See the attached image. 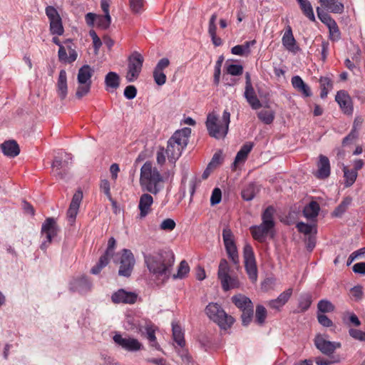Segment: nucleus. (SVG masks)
Masks as SVG:
<instances>
[{"mask_svg":"<svg viewBox=\"0 0 365 365\" xmlns=\"http://www.w3.org/2000/svg\"><path fill=\"white\" fill-rule=\"evenodd\" d=\"M145 263L149 270L161 283L168 280L175 262V255L170 250H160L155 255H145Z\"/></svg>","mask_w":365,"mask_h":365,"instance_id":"1","label":"nucleus"},{"mask_svg":"<svg viewBox=\"0 0 365 365\" xmlns=\"http://www.w3.org/2000/svg\"><path fill=\"white\" fill-rule=\"evenodd\" d=\"M163 177L151 162H145L140 168L139 182L143 191L158 194L163 188Z\"/></svg>","mask_w":365,"mask_h":365,"instance_id":"2","label":"nucleus"},{"mask_svg":"<svg viewBox=\"0 0 365 365\" xmlns=\"http://www.w3.org/2000/svg\"><path fill=\"white\" fill-rule=\"evenodd\" d=\"M191 134L190 128L176 130L168 141L166 154L170 161L175 162L186 148Z\"/></svg>","mask_w":365,"mask_h":365,"instance_id":"3","label":"nucleus"},{"mask_svg":"<svg viewBox=\"0 0 365 365\" xmlns=\"http://www.w3.org/2000/svg\"><path fill=\"white\" fill-rule=\"evenodd\" d=\"M230 123V113L225 110L221 119L214 113H209L207 116L205 125L210 136L220 140L226 137Z\"/></svg>","mask_w":365,"mask_h":365,"instance_id":"4","label":"nucleus"},{"mask_svg":"<svg viewBox=\"0 0 365 365\" xmlns=\"http://www.w3.org/2000/svg\"><path fill=\"white\" fill-rule=\"evenodd\" d=\"M275 212L276 210L273 206H268L262 214V223L250 227V232L255 240L263 242L267 235L272 232L275 226Z\"/></svg>","mask_w":365,"mask_h":365,"instance_id":"5","label":"nucleus"},{"mask_svg":"<svg viewBox=\"0 0 365 365\" xmlns=\"http://www.w3.org/2000/svg\"><path fill=\"white\" fill-rule=\"evenodd\" d=\"M207 317L223 329H229L234 323V318L228 315L217 303H209L205 307Z\"/></svg>","mask_w":365,"mask_h":365,"instance_id":"6","label":"nucleus"},{"mask_svg":"<svg viewBox=\"0 0 365 365\" xmlns=\"http://www.w3.org/2000/svg\"><path fill=\"white\" fill-rule=\"evenodd\" d=\"M217 277L224 291L235 289L240 286L237 277L232 273L228 262L225 259H220L217 270Z\"/></svg>","mask_w":365,"mask_h":365,"instance_id":"7","label":"nucleus"},{"mask_svg":"<svg viewBox=\"0 0 365 365\" xmlns=\"http://www.w3.org/2000/svg\"><path fill=\"white\" fill-rule=\"evenodd\" d=\"M94 73V69L89 65H83L78 69L77 81L78 86L76 92L77 98L81 99L86 96L91 91V78Z\"/></svg>","mask_w":365,"mask_h":365,"instance_id":"8","label":"nucleus"},{"mask_svg":"<svg viewBox=\"0 0 365 365\" xmlns=\"http://www.w3.org/2000/svg\"><path fill=\"white\" fill-rule=\"evenodd\" d=\"M128 71L125 78L128 82H133L138 78L141 72L144 58L140 53L134 51L128 57Z\"/></svg>","mask_w":365,"mask_h":365,"instance_id":"9","label":"nucleus"},{"mask_svg":"<svg viewBox=\"0 0 365 365\" xmlns=\"http://www.w3.org/2000/svg\"><path fill=\"white\" fill-rule=\"evenodd\" d=\"M59 227L53 217H48L42 224L41 234L45 236L46 240L41 245V250H46L51 243L52 240L58 235Z\"/></svg>","mask_w":365,"mask_h":365,"instance_id":"10","label":"nucleus"},{"mask_svg":"<svg viewBox=\"0 0 365 365\" xmlns=\"http://www.w3.org/2000/svg\"><path fill=\"white\" fill-rule=\"evenodd\" d=\"M46 14L49 20V29L53 35L61 36L64 33L62 19L55 7L48 6L45 9Z\"/></svg>","mask_w":365,"mask_h":365,"instance_id":"11","label":"nucleus"},{"mask_svg":"<svg viewBox=\"0 0 365 365\" xmlns=\"http://www.w3.org/2000/svg\"><path fill=\"white\" fill-rule=\"evenodd\" d=\"M222 239L228 257L231 259L233 264L239 267L238 252L234 240V235L230 229H223Z\"/></svg>","mask_w":365,"mask_h":365,"instance_id":"12","label":"nucleus"},{"mask_svg":"<svg viewBox=\"0 0 365 365\" xmlns=\"http://www.w3.org/2000/svg\"><path fill=\"white\" fill-rule=\"evenodd\" d=\"M316 348L323 354L331 356L336 349L341 347V344L338 341L327 340L322 334H317L314 339Z\"/></svg>","mask_w":365,"mask_h":365,"instance_id":"13","label":"nucleus"},{"mask_svg":"<svg viewBox=\"0 0 365 365\" xmlns=\"http://www.w3.org/2000/svg\"><path fill=\"white\" fill-rule=\"evenodd\" d=\"M135 263V257L132 252L128 249H123L120 259L118 274L128 277L130 276Z\"/></svg>","mask_w":365,"mask_h":365,"instance_id":"14","label":"nucleus"},{"mask_svg":"<svg viewBox=\"0 0 365 365\" xmlns=\"http://www.w3.org/2000/svg\"><path fill=\"white\" fill-rule=\"evenodd\" d=\"M115 245L116 241L115 238L113 237H110L108 241V246L105 253L100 257L97 264L91 269V272L93 274H99L102 269L108 264L110 258L113 256Z\"/></svg>","mask_w":365,"mask_h":365,"instance_id":"15","label":"nucleus"},{"mask_svg":"<svg viewBox=\"0 0 365 365\" xmlns=\"http://www.w3.org/2000/svg\"><path fill=\"white\" fill-rule=\"evenodd\" d=\"M335 101L339 104L342 113L347 115H351L354 113L353 101L347 91H339L335 96Z\"/></svg>","mask_w":365,"mask_h":365,"instance_id":"16","label":"nucleus"},{"mask_svg":"<svg viewBox=\"0 0 365 365\" xmlns=\"http://www.w3.org/2000/svg\"><path fill=\"white\" fill-rule=\"evenodd\" d=\"M113 339L114 342L122 347L123 349L128 351H136L141 349V344L138 339L133 338H124L120 334H116L113 336Z\"/></svg>","mask_w":365,"mask_h":365,"instance_id":"17","label":"nucleus"},{"mask_svg":"<svg viewBox=\"0 0 365 365\" xmlns=\"http://www.w3.org/2000/svg\"><path fill=\"white\" fill-rule=\"evenodd\" d=\"M138 298V295L133 292H127L123 289H120L114 292L111 296L112 302L115 304H134Z\"/></svg>","mask_w":365,"mask_h":365,"instance_id":"18","label":"nucleus"},{"mask_svg":"<svg viewBox=\"0 0 365 365\" xmlns=\"http://www.w3.org/2000/svg\"><path fill=\"white\" fill-rule=\"evenodd\" d=\"M153 203V198L149 193H143L139 200L138 209L140 210L139 218H145L150 212Z\"/></svg>","mask_w":365,"mask_h":365,"instance_id":"19","label":"nucleus"},{"mask_svg":"<svg viewBox=\"0 0 365 365\" xmlns=\"http://www.w3.org/2000/svg\"><path fill=\"white\" fill-rule=\"evenodd\" d=\"M292 294V289L289 288L281 293L277 299L268 301L267 304L269 308L279 311L282 307L288 302Z\"/></svg>","mask_w":365,"mask_h":365,"instance_id":"20","label":"nucleus"},{"mask_svg":"<svg viewBox=\"0 0 365 365\" xmlns=\"http://www.w3.org/2000/svg\"><path fill=\"white\" fill-rule=\"evenodd\" d=\"M318 170L315 176L318 179H326L330 175V163L329 158L324 155H319V161L317 163Z\"/></svg>","mask_w":365,"mask_h":365,"instance_id":"21","label":"nucleus"},{"mask_svg":"<svg viewBox=\"0 0 365 365\" xmlns=\"http://www.w3.org/2000/svg\"><path fill=\"white\" fill-rule=\"evenodd\" d=\"M282 42L285 48L289 51L296 53L299 50L297 46L296 40L293 36L292 28L288 25L282 36Z\"/></svg>","mask_w":365,"mask_h":365,"instance_id":"22","label":"nucleus"},{"mask_svg":"<svg viewBox=\"0 0 365 365\" xmlns=\"http://www.w3.org/2000/svg\"><path fill=\"white\" fill-rule=\"evenodd\" d=\"M69 168V162L68 160H63L61 158H55L52 163L53 172L56 176L60 178H63L67 174Z\"/></svg>","mask_w":365,"mask_h":365,"instance_id":"23","label":"nucleus"},{"mask_svg":"<svg viewBox=\"0 0 365 365\" xmlns=\"http://www.w3.org/2000/svg\"><path fill=\"white\" fill-rule=\"evenodd\" d=\"M57 93L61 100L66 98L68 93L67 73L63 69L59 72L57 81Z\"/></svg>","mask_w":365,"mask_h":365,"instance_id":"24","label":"nucleus"},{"mask_svg":"<svg viewBox=\"0 0 365 365\" xmlns=\"http://www.w3.org/2000/svg\"><path fill=\"white\" fill-rule=\"evenodd\" d=\"M2 153L10 158L17 156L20 153V148L15 140H7L1 145Z\"/></svg>","mask_w":365,"mask_h":365,"instance_id":"25","label":"nucleus"},{"mask_svg":"<svg viewBox=\"0 0 365 365\" xmlns=\"http://www.w3.org/2000/svg\"><path fill=\"white\" fill-rule=\"evenodd\" d=\"M291 82L294 88L302 93L305 97H310L312 95L309 86L304 82L300 76H293Z\"/></svg>","mask_w":365,"mask_h":365,"instance_id":"26","label":"nucleus"},{"mask_svg":"<svg viewBox=\"0 0 365 365\" xmlns=\"http://www.w3.org/2000/svg\"><path fill=\"white\" fill-rule=\"evenodd\" d=\"M319 2L322 7L329 12L341 14L344 11V5L339 0H319Z\"/></svg>","mask_w":365,"mask_h":365,"instance_id":"27","label":"nucleus"},{"mask_svg":"<svg viewBox=\"0 0 365 365\" xmlns=\"http://www.w3.org/2000/svg\"><path fill=\"white\" fill-rule=\"evenodd\" d=\"M244 97L253 110H257L262 107V103L253 87L245 88Z\"/></svg>","mask_w":365,"mask_h":365,"instance_id":"28","label":"nucleus"},{"mask_svg":"<svg viewBox=\"0 0 365 365\" xmlns=\"http://www.w3.org/2000/svg\"><path fill=\"white\" fill-rule=\"evenodd\" d=\"M68 50L69 52L68 56H67L66 48L63 46H61L58 52V59L61 62L71 63L76 60L78 54L70 46H68Z\"/></svg>","mask_w":365,"mask_h":365,"instance_id":"29","label":"nucleus"},{"mask_svg":"<svg viewBox=\"0 0 365 365\" xmlns=\"http://www.w3.org/2000/svg\"><path fill=\"white\" fill-rule=\"evenodd\" d=\"M232 302L241 311H245L247 309L253 308V304L251 299L241 294L234 295L232 297Z\"/></svg>","mask_w":365,"mask_h":365,"instance_id":"30","label":"nucleus"},{"mask_svg":"<svg viewBox=\"0 0 365 365\" xmlns=\"http://www.w3.org/2000/svg\"><path fill=\"white\" fill-rule=\"evenodd\" d=\"M106 89L108 91H113L120 86V76L113 71L108 72L105 77Z\"/></svg>","mask_w":365,"mask_h":365,"instance_id":"31","label":"nucleus"},{"mask_svg":"<svg viewBox=\"0 0 365 365\" xmlns=\"http://www.w3.org/2000/svg\"><path fill=\"white\" fill-rule=\"evenodd\" d=\"M252 148L253 143H246L241 147L235 156L233 163L234 167H237L239 163H244L246 160L247 155L251 152Z\"/></svg>","mask_w":365,"mask_h":365,"instance_id":"32","label":"nucleus"},{"mask_svg":"<svg viewBox=\"0 0 365 365\" xmlns=\"http://www.w3.org/2000/svg\"><path fill=\"white\" fill-rule=\"evenodd\" d=\"M319 209V204L315 201H312L304 207L303 210L304 216L309 220H312L317 217Z\"/></svg>","mask_w":365,"mask_h":365,"instance_id":"33","label":"nucleus"},{"mask_svg":"<svg viewBox=\"0 0 365 365\" xmlns=\"http://www.w3.org/2000/svg\"><path fill=\"white\" fill-rule=\"evenodd\" d=\"M172 330L173 340L178 346L183 347L185 344V341L184 339V333L180 326L177 324L172 323Z\"/></svg>","mask_w":365,"mask_h":365,"instance_id":"34","label":"nucleus"},{"mask_svg":"<svg viewBox=\"0 0 365 365\" xmlns=\"http://www.w3.org/2000/svg\"><path fill=\"white\" fill-rule=\"evenodd\" d=\"M320 83V97L322 98H327L328 93L333 88V83L330 78L325 76L321 77L319 79Z\"/></svg>","mask_w":365,"mask_h":365,"instance_id":"35","label":"nucleus"},{"mask_svg":"<svg viewBox=\"0 0 365 365\" xmlns=\"http://www.w3.org/2000/svg\"><path fill=\"white\" fill-rule=\"evenodd\" d=\"M303 14L312 21H315L313 9L309 0H297Z\"/></svg>","mask_w":365,"mask_h":365,"instance_id":"36","label":"nucleus"},{"mask_svg":"<svg viewBox=\"0 0 365 365\" xmlns=\"http://www.w3.org/2000/svg\"><path fill=\"white\" fill-rule=\"evenodd\" d=\"M274 111L271 109L262 110L257 113L258 118L264 124H271L274 119Z\"/></svg>","mask_w":365,"mask_h":365,"instance_id":"37","label":"nucleus"},{"mask_svg":"<svg viewBox=\"0 0 365 365\" xmlns=\"http://www.w3.org/2000/svg\"><path fill=\"white\" fill-rule=\"evenodd\" d=\"M257 193V189L255 183H249L242 190L241 195L243 200L246 201L252 200Z\"/></svg>","mask_w":365,"mask_h":365,"instance_id":"38","label":"nucleus"},{"mask_svg":"<svg viewBox=\"0 0 365 365\" xmlns=\"http://www.w3.org/2000/svg\"><path fill=\"white\" fill-rule=\"evenodd\" d=\"M343 171L345 187H349L355 182L358 174L356 170H349L346 166H344Z\"/></svg>","mask_w":365,"mask_h":365,"instance_id":"39","label":"nucleus"},{"mask_svg":"<svg viewBox=\"0 0 365 365\" xmlns=\"http://www.w3.org/2000/svg\"><path fill=\"white\" fill-rule=\"evenodd\" d=\"M267 316V312L265 307L261 304L256 307L255 310V322L258 325H262L265 322Z\"/></svg>","mask_w":365,"mask_h":365,"instance_id":"40","label":"nucleus"},{"mask_svg":"<svg viewBox=\"0 0 365 365\" xmlns=\"http://www.w3.org/2000/svg\"><path fill=\"white\" fill-rule=\"evenodd\" d=\"M245 267L250 279L252 282H255L257 280V267L256 262L245 263Z\"/></svg>","mask_w":365,"mask_h":365,"instance_id":"41","label":"nucleus"},{"mask_svg":"<svg viewBox=\"0 0 365 365\" xmlns=\"http://www.w3.org/2000/svg\"><path fill=\"white\" fill-rule=\"evenodd\" d=\"M312 302V296L309 294H304L300 296L299 299V308L301 312H306Z\"/></svg>","mask_w":365,"mask_h":365,"instance_id":"42","label":"nucleus"},{"mask_svg":"<svg viewBox=\"0 0 365 365\" xmlns=\"http://www.w3.org/2000/svg\"><path fill=\"white\" fill-rule=\"evenodd\" d=\"M190 272V267L185 260H182L178 267L177 274L173 275V279H182L187 276Z\"/></svg>","mask_w":365,"mask_h":365,"instance_id":"43","label":"nucleus"},{"mask_svg":"<svg viewBox=\"0 0 365 365\" xmlns=\"http://www.w3.org/2000/svg\"><path fill=\"white\" fill-rule=\"evenodd\" d=\"M317 308L322 313H327L334 312L335 307L330 301L322 299L318 302Z\"/></svg>","mask_w":365,"mask_h":365,"instance_id":"44","label":"nucleus"},{"mask_svg":"<svg viewBox=\"0 0 365 365\" xmlns=\"http://www.w3.org/2000/svg\"><path fill=\"white\" fill-rule=\"evenodd\" d=\"M111 23V17L110 14H104V15H98L97 25L102 29H107L109 28Z\"/></svg>","mask_w":365,"mask_h":365,"instance_id":"45","label":"nucleus"},{"mask_svg":"<svg viewBox=\"0 0 365 365\" xmlns=\"http://www.w3.org/2000/svg\"><path fill=\"white\" fill-rule=\"evenodd\" d=\"M317 14L320 21L324 24H326L327 26H330L331 24L335 22V21L331 17V16L320 7L317 8Z\"/></svg>","mask_w":365,"mask_h":365,"instance_id":"46","label":"nucleus"},{"mask_svg":"<svg viewBox=\"0 0 365 365\" xmlns=\"http://www.w3.org/2000/svg\"><path fill=\"white\" fill-rule=\"evenodd\" d=\"M329 31V38L332 41H337L341 38V32L336 21L327 26Z\"/></svg>","mask_w":365,"mask_h":365,"instance_id":"47","label":"nucleus"},{"mask_svg":"<svg viewBox=\"0 0 365 365\" xmlns=\"http://www.w3.org/2000/svg\"><path fill=\"white\" fill-rule=\"evenodd\" d=\"M243 257L245 263L256 262L252 247L246 244L243 248Z\"/></svg>","mask_w":365,"mask_h":365,"instance_id":"48","label":"nucleus"},{"mask_svg":"<svg viewBox=\"0 0 365 365\" xmlns=\"http://www.w3.org/2000/svg\"><path fill=\"white\" fill-rule=\"evenodd\" d=\"M297 228L298 231L304 235L311 234L314 230V232H317V230L314 225L306 224L304 222H300L297 224Z\"/></svg>","mask_w":365,"mask_h":365,"instance_id":"49","label":"nucleus"},{"mask_svg":"<svg viewBox=\"0 0 365 365\" xmlns=\"http://www.w3.org/2000/svg\"><path fill=\"white\" fill-rule=\"evenodd\" d=\"M351 202V200L349 198L344 199L334 210L333 215L336 217L341 216L344 212H346L349 205Z\"/></svg>","mask_w":365,"mask_h":365,"instance_id":"50","label":"nucleus"},{"mask_svg":"<svg viewBox=\"0 0 365 365\" xmlns=\"http://www.w3.org/2000/svg\"><path fill=\"white\" fill-rule=\"evenodd\" d=\"M146 335L150 346L155 347L156 349H159L160 346L156 341L155 330L152 327H147Z\"/></svg>","mask_w":365,"mask_h":365,"instance_id":"51","label":"nucleus"},{"mask_svg":"<svg viewBox=\"0 0 365 365\" xmlns=\"http://www.w3.org/2000/svg\"><path fill=\"white\" fill-rule=\"evenodd\" d=\"M314 361L317 365H331L340 362L339 356H332L331 359H324L321 356H317L314 359Z\"/></svg>","mask_w":365,"mask_h":365,"instance_id":"52","label":"nucleus"},{"mask_svg":"<svg viewBox=\"0 0 365 365\" xmlns=\"http://www.w3.org/2000/svg\"><path fill=\"white\" fill-rule=\"evenodd\" d=\"M130 7L133 13H141L143 11L144 0H130Z\"/></svg>","mask_w":365,"mask_h":365,"instance_id":"53","label":"nucleus"},{"mask_svg":"<svg viewBox=\"0 0 365 365\" xmlns=\"http://www.w3.org/2000/svg\"><path fill=\"white\" fill-rule=\"evenodd\" d=\"M226 71L232 76H240L243 73V67L238 64H230L227 66Z\"/></svg>","mask_w":365,"mask_h":365,"instance_id":"54","label":"nucleus"},{"mask_svg":"<svg viewBox=\"0 0 365 365\" xmlns=\"http://www.w3.org/2000/svg\"><path fill=\"white\" fill-rule=\"evenodd\" d=\"M153 78L155 83L158 86H163L166 82V75L162 71H158L154 68Z\"/></svg>","mask_w":365,"mask_h":365,"instance_id":"55","label":"nucleus"},{"mask_svg":"<svg viewBox=\"0 0 365 365\" xmlns=\"http://www.w3.org/2000/svg\"><path fill=\"white\" fill-rule=\"evenodd\" d=\"M242 322L244 326H247L252 321L253 317V308L247 309V310L242 311Z\"/></svg>","mask_w":365,"mask_h":365,"instance_id":"56","label":"nucleus"},{"mask_svg":"<svg viewBox=\"0 0 365 365\" xmlns=\"http://www.w3.org/2000/svg\"><path fill=\"white\" fill-rule=\"evenodd\" d=\"M222 160H223V158H222V152L221 151L216 152L213 155L211 161L208 164L207 169H212V168H216L217 165H219L222 163Z\"/></svg>","mask_w":365,"mask_h":365,"instance_id":"57","label":"nucleus"},{"mask_svg":"<svg viewBox=\"0 0 365 365\" xmlns=\"http://www.w3.org/2000/svg\"><path fill=\"white\" fill-rule=\"evenodd\" d=\"M222 200V191L220 188L215 187L212 192L210 197V204L211 205H215L219 204Z\"/></svg>","mask_w":365,"mask_h":365,"instance_id":"58","label":"nucleus"},{"mask_svg":"<svg viewBox=\"0 0 365 365\" xmlns=\"http://www.w3.org/2000/svg\"><path fill=\"white\" fill-rule=\"evenodd\" d=\"M175 222L173 219L167 218L161 222L160 228L165 231H172L175 229Z\"/></svg>","mask_w":365,"mask_h":365,"instance_id":"59","label":"nucleus"},{"mask_svg":"<svg viewBox=\"0 0 365 365\" xmlns=\"http://www.w3.org/2000/svg\"><path fill=\"white\" fill-rule=\"evenodd\" d=\"M179 355L182 359V361L185 365H195L192 357L190 355L187 350H182L179 351Z\"/></svg>","mask_w":365,"mask_h":365,"instance_id":"60","label":"nucleus"},{"mask_svg":"<svg viewBox=\"0 0 365 365\" xmlns=\"http://www.w3.org/2000/svg\"><path fill=\"white\" fill-rule=\"evenodd\" d=\"M349 335L354 339L365 341V332L359 329H350L349 330Z\"/></svg>","mask_w":365,"mask_h":365,"instance_id":"61","label":"nucleus"},{"mask_svg":"<svg viewBox=\"0 0 365 365\" xmlns=\"http://www.w3.org/2000/svg\"><path fill=\"white\" fill-rule=\"evenodd\" d=\"M100 188L104 192V194L106 195V197L110 200H112V196H111L110 187V182H109V181L108 180L104 179V180H102L101 181Z\"/></svg>","mask_w":365,"mask_h":365,"instance_id":"62","label":"nucleus"},{"mask_svg":"<svg viewBox=\"0 0 365 365\" xmlns=\"http://www.w3.org/2000/svg\"><path fill=\"white\" fill-rule=\"evenodd\" d=\"M123 95L127 99L132 100L137 95V89L134 86H128L124 90Z\"/></svg>","mask_w":365,"mask_h":365,"instance_id":"63","label":"nucleus"},{"mask_svg":"<svg viewBox=\"0 0 365 365\" xmlns=\"http://www.w3.org/2000/svg\"><path fill=\"white\" fill-rule=\"evenodd\" d=\"M317 319L319 323L324 327H330L333 325V322L325 314H318Z\"/></svg>","mask_w":365,"mask_h":365,"instance_id":"64","label":"nucleus"}]
</instances>
